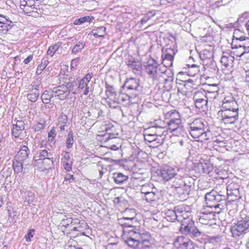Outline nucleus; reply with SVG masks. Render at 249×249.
<instances>
[{
	"instance_id": "34",
	"label": "nucleus",
	"mask_w": 249,
	"mask_h": 249,
	"mask_svg": "<svg viewBox=\"0 0 249 249\" xmlns=\"http://www.w3.org/2000/svg\"><path fill=\"white\" fill-rule=\"evenodd\" d=\"M24 162V161L14 159L12 165L15 174H18L22 172L23 169V163Z\"/></svg>"
},
{
	"instance_id": "57",
	"label": "nucleus",
	"mask_w": 249,
	"mask_h": 249,
	"mask_svg": "<svg viewBox=\"0 0 249 249\" xmlns=\"http://www.w3.org/2000/svg\"><path fill=\"white\" fill-rule=\"evenodd\" d=\"M144 134L156 135V126H153L145 129L143 131Z\"/></svg>"
},
{
	"instance_id": "4",
	"label": "nucleus",
	"mask_w": 249,
	"mask_h": 249,
	"mask_svg": "<svg viewBox=\"0 0 249 249\" xmlns=\"http://www.w3.org/2000/svg\"><path fill=\"white\" fill-rule=\"evenodd\" d=\"M205 198L207 207L211 209L219 208L220 210L224 209L226 204L227 196L213 190L205 194Z\"/></svg>"
},
{
	"instance_id": "20",
	"label": "nucleus",
	"mask_w": 249,
	"mask_h": 249,
	"mask_svg": "<svg viewBox=\"0 0 249 249\" xmlns=\"http://www.w3.org/2000/svg\"><path fill=\"white\" fill-rule=\"evenodd\" d=\"M126 65L128 69L134 73L136 74H140L141 73L142 65L139 61L131 58L127 61Z\"/></svg>"
},
{
	"instance_id": "22",
	"label": "nucleus",
	"mask_w": 249,
	"mask_h": 249,
	"mask_svg": "<svg viewBox=\"0 0 249 249\" xmlns=\"http://www.w3.org/2000/svg\"><path fill=\"white\" fill-rule=\"evenodd\" d=\"M234 60V56L231 55V53H224V54L221 58L220 62L225 68H231L233 66V61Z\"/></svg>"
},
{
	"instance_id": "1",
	"label": "nucleus",
	"mask_w": 249,
	"mask_h": 249,
	"mask_svg": "<svg viewBox=\"0 0 249 249\" xmlns=\"http://www.w3.org/2000/svg\"><path fill=\"white\" fill-rule=\"evenodd\" d=\"M124 233H127L128 237L125 242L127 245L133 248H142L143 246L149 248V245H144V243H148V239L150 237L149 233L142 229H138L137 231L128 230L125 229Z\"/></svg>"
},
{
	"instance_id": "62",
	"label": "nucleus",
	"mask_w": 249,
	"mask_h": 249,
	"mask_svg": "<svg viewBox=\"0 0 249 249\" xmlns=\"http://www.w3.org/2000/svg\"><path fill=\"white\" fill-rule=\"evenodd\" d=\"M143 136L144 137L145 141L150 142V143H153L154 140H155V138H156V136L154 135H147V134H144Z\"/></svg>"
},
{
	"instance_id": "40",
	"label": "nucleus",
	"mask_w": 249,
	"mask_h": 249,
	"mask_svg": "<svg viewBox=\"0 0 249 249\" xmlns=\"http://www.w3.org/2000/svg\"><path fill=\"white\" fill-rule=\"evenodd\" d=\"M165 218L166 219L170 222H174L176 220H177V213L176 212V207L174 208V210H168L166 213Z\"/></svg>"
},
{
	"instance_id": "29",
	"label": "nucleus",
	"mask_w": 249,
	"mask_h": 249,
	"mask_svg": "<svg viewBox=\"0 0 249 249\" xmlns=\"http://www.w3.org/2000/svg\"><path fill=\"white\" fill-rule=\"evenodd\" d=\"M210 87L214 88V89L213 90H208L207 91L203 90L204 91V95H206V97L207 98V100H208V99H215L217 96L218 88V87L215 85H210Z\"/></svg>"
},
{
	"instance_id": "39",
	"label": "nucleus",
	"mask_w": 249,
	"mask_h": 249,
	"mask_svg": "<svg viewBox=\"0 0 249 249\" xmlns=\"http://www.w3.org/2000/svg\"><path fill=\"white\" fill-rule=\"evenodd\" d=\"M161 58L162 59V63H163L164 66L166 65L167 67H171L173 65L174 59V56L162 53Z\"/></svg>"
},
{
	"instance_id": "38",
	"label": "nucleus",
	"mask_w": 249,
	"mask_h": 249,
	"mask_svg": "<svg viewBox=\"0 0 249 249\" xmlns=\"http://www.w3.org/2000/svg\"><path fill=\"white\" fill-rule=\"evenodd\" d=\"M234 49L244 50L245 52L247 51L249 53V38L246 37L244 41L239 42L238 45H235Z\"/></svg>"
},
{
	"instance_id": "36",
	"label": "nucleus",
	"mask_w": 249,
	"mask_h": 249,
	"mask_svg": "<svg viewBox=\"0 0 249 249\" xmlns=\"http://www.w3.org/2000/svg\"><path fill=\"white\" fill-rule=\"evenodd\" d=\"M61 81L63 82L66 85H65L68 88V90L70 91H74L76 90V87L78 85L76 81L70 82V79H68L67 78L63 77V79H61Z\"/></svg>"
},
{
	"instance_id": "11",
	"label": "nucleus",
	"mask_w": 249,
	"mask_h": 249,
	"mask_svg": "<svg viewBox=\"0 0 249 249\" xmlns=\"http://www.w3.org/2000/svg\"><path fill=\"white\" fill-rule=\"evenodd\" d=\"M204 93V91H197L194 95L193 100L195 106L198 109L199 111L205 112L208 109V101Z\"/></svg>"
},
{
	"instance_id": "55",
	"label": "nucleus",
	"mask_w": 249,
	"mask_h": 249,
	"mask_svg": "<svg viewBox=\"0 0 249 249\" xmlns=\"http://www.w3.org/2000/svg\"><path fill=\"white\" fill-rule=\"evenodd\" d=\"M45 122L44 121H42L41 122H39L35 124L33 128L34 129L35 132H38L44 128L45 127Z\"/></svg>"
},
{
	"instance_id": "43",
	"label": "nucleus",
	"mask_w": 249,
	"mask_h": 249,
	"mask_svg": "<svg viewBox=\"0 0 249 249\" xmlns=\"http://www.w3.org/2000/svg\"><path fill=\"white\" fill-rule=\"evenodd\" d=\"M93 35L95 37H103L106 35V28L101 26L92 31Z\"/></svg>"
},
{
	"instance_id": "19",
	"label": "nucleus",
	"mask_w": 249,
	"mask_h": 249,
	"mask_svg": "<svg viewBox=\"0 0 249 249\" xmlns=\"http://www.w3.org/2000/svg\"><path fill=\"white\" fill-rule=\"evenodd\" d=\"M52 93L54 96H57L60 100L66 99L70 94V91L68 90V88L63 84L53 88Z\"/></svg>"
},
{
	"instance_id": "24",
	"label": "nucleus",
	"mask_w": 249,
	"mask_h": 249,
	"mask_svg": "<svg viewBox=\"0 0 249 249\" xmlns=\"http://www.w3.org/2000/svg\"><path fill=\"white\" fill-rule=\"evenodd\" d=\"M244 34V33L239 29H236L234 30L233 34V39L231 44L232 49H234V45H238L239 42L244 41L246 36Z\"/></svg>"
},
{
	"instance_id": "14",
	"label": "nucleus",
	"mask_w": 249,
	"mask_h": 249,
	"mask_svg": "<svg viewBox=\"0 0 249 249\" xmlns=\"http://www.w3.org/2000/svg\"><path fill=\"white\" fill-rule=\"evenodd\" d=\"M215 213L216 212L213 211L205 210L201 212L198 218L199 222L203 225H212L215 219Z\"/></svg>"
},
{
	"instance_id": "12",
	"label": "nucleus",
	"mask_w": 249,
	"mask_h": 249,
	"mask_svg": "<svg viewBox=\"0 0 249 249\" xmlns=\"http://www.w3.org/2000/svg\"><path fill=\"white\" fill-rule=\"evenodd\" d=\"M176 249H194L193 242L188 237L184 236H178L174 241Z\"/></svg>"
},
{
	"instance_id": "8",
	"label": "nucleus",
	"mask_w": 249,
	"mask_h": 249,
	"mask_svg": "<svg viewBox=\"0 0 249 249\" xmlns=\"http://www.w3.org/2000/svg\"><path fill=\"white\" fill-rule=\"evenodd\" d=\"M190 178H182L176 177L173 182L172 186L176 190V192L178 194L179 196L184 198L186 196L188 195L187 190H185L183 188L186 187H191V183L189 181Z\"/></svg>"
},
{
	"instance_id": "9",
	"label": "nucleus",
	"mask_w": 249,
	"mask_h": 249,
	"mask_svg": "<svg viewBox=\"0 0 249 249\" xmlns=\"http://www.w3.org/2000/svg\"><path fill=\"white\" fill-rule=\"evenodd\" d=\"M219 115L222 118V121L226 124H234L238 119V109L231 110H220Z\"/></svg>"
},
{
	"instance_id": "21",
	"label": "nucleus",
	"mask_w": 249,
	"mask_h": 249,
	"mask_svg": "<svg viewBox=\"0 0 249 249\" xmlns=\"http://www.w3.org/2000/svg\"><path fill=\"white\" fill-rule=\"evenodd\" d=\"M25 129V123L23 121H18L16 124H13L12 134L15 138L21 136Z\"/></svg>"
},
{
	"instance_id": "50",
	"label": "nucleus",
	"mask_w": 249,
	"mask_h": 249,
	"mask_svg": "<svg viewBox=\"0 0 249 249\" xmlns=\"http://www.w3.org/2000/svg\"><path fill=\"white\" fill-rule=\"evenodd\" d=\"M73 137V133L72 131H70L67 136L66 141V147L68 149L71 148L73 146L74 142Z\"/></svg>"
},
{
	"instance_id": "63",
	"label": "nucleus",
	"mask_w": 249,
	"mask_h": 249,
	"mask_svg": "<svg viewBox=\"0 0 249 249\" xmlns=\"http://www.w3.org/2000/svg\"><path fill=\"white\" fill-rule=\"evenodd\" d=\"M35 231L34 229H30L27 234L25 235V238L27 242L31 241V238L34 236L33 233Z\"/></svg>"
},
{
	"instance_id": "56",
	"label": "nucleus",
	"mask_w": 249,
	"mask_h": 249,
	"mask_svg": "<svg viewBox=\"0 0 249 249\" xmlns=\"http://www.w3.org/2000/svg\"><path fill=\"white\" fill-rule=\"evenodd\" d=\"M79 220L77 219L73 220L71 218H66V219H63L61 224L66 225H69L70 224H72L73 223H79Z\"/></svg>"
},
{
	"instance_id": "30",
	"label": "nucleus",
	"mask_w": 249,
	"mask_h": 249,
	"mask_svg": "<svg viewBox=\"0 0 249 249\" xmlns=\"http://www.w3.org/2000/svg\"><path fill=\"white\" fill-rule=\"evenodd\" d=\"M186 66L188 68L186 72L187 74L191 76H195L199 71V66L196 64H187Z\"/></svg>"
},
{
	"instance_id": "31",
	"label": "nucleus",
	"mask_w": 249,
	"mask_h": 249,
	"mask_svg": "<svg viewBox=\"0 0 249 249\" xmlns=\"http://www.w3.org/2000/svg\"><path fill=\"white\" fill-rule=\"evenodd\" d=\"M105 88L106 89V94L107 98L112 101L117 94L115 88L113 86L109 85L107 82L105 83Z\"/></svg>"
},
{
	"instance_id": "6",
	"label": "nucleus",
	"mask_w": 249,
	"mask_h": 249,
	"mask_svg": "<svg viewBox=\"0 0 249 249\" xmlns=\"http://www.w3.org/2000/svg\"><path fill=\"white\" fill-rule=\"evenodd\" d=\"M166 119H169L167 123L168 129L174 135H181L184 133V130L181 125L180 115L175 109H172L165 114Z\"/></svg>"
},
{
	"instance_id": "2",
	"label": "nucleus",
	"mask_w": 249,
	"mask_h": 249,
	"mask_svg": "<svg viewBox=\"0 0 249 249\" xmlns=\"http://www.w3.org/2000/svg\"><path fill=\"white\" fill-rule=\"evenodd\" d=\"M189 133L193 138L201 142L207 141L212 135L207 123L202 119H196L190 124Z\"/></svg>"
},
{
	"instance_id": "51",
	"label": "nucleus",
	"mask_w": 249,
	"mask_h": 249,
	"mask_svg": "<svg viewBox=\"0 0 249 249\" xmlns=\"http://www.w3.org/2000/svg\"><path fill=\"white\" fill-rule=\"evenodd\" d=\"M156 126V136L163 137L165 136L168 134V131L164 127L155 125Z\"/></svg>"
},
{
	"instance_id": "13",
	"label": "nucleus",
	"mask_w": 249,
	"mask_h": 249,
	"mask_svg": "<svg viewBox=\"0 0 249 249\" xmlns=\"http://www.w3.org/2000/svg\"><path fill=\"white\" fill-rule=\"evenodd\" d=\"M190 208L186 205H178L176 206V212L177 213V220L181 224L187 219H192L190 218L191 213Z\"/></svg>"
},
{
	"instance_id": "17",
	"label": "nucleus",
	"mask_w": 249,
	"mask_h": 249,
	"mask_svg": "<svg viewBox=\"0 0 249 249\" xmlns=\"http://www.w3.org/2000/svg\"><path fill=\"white\" fill-rule=\"evenodd\" d=\"M158 63L152 59L148 61L145 66L146 73L154 79H157V73L160 72L159 70H158Z\"/></svg>"
},
{
	"instance_id": "49",
	"label": "nucleus",
	"mask_w": 249,
	"mask_h": 249,
	"mask_svg": "<svg viewBox=\"0 0 249 249\" xmlns=\"http://www.w3.org/2000/svg\"><path fill=\"white\" fill-rule=\"evenodd\" d=\"M8 24H0V34H5L9 29H11L13 26V22L10 20Z\"/></svg>"
},
{
	"instance_id": "61",
	"label": "nucleus",
	"mask_w": 249,
	"mask_h": 249,
	"mask_svg": "<svg viewBox=\"0 0 249 249\" xmlns=\"http://www.w3.org/2000/svg\"><path fill=\"white\" fill-rule=\"evenodd\" d=\"M122 91H120L118 93H117L116 95L114 97V99L112 100V102L114 103H116L118 104H121L122 103Z\"/></svg>"
},
{
	"instance_id": "5",
	"label": "nucleus",
	"mask_w": 249,
	"mask_h": 249,
	"mask_svg": "<svg viewBox=\"0 0 249 249\" xmlns=\"http://www.w3.org/2000/svg\"><path fill=\"white\" fill-rule=\"evenodd\" d=\"M248 231H249V214L242 211L237 218V223L231 227V231L232 236L237 238L246 234Z\"/></svg>"
},
{
	"instance_id": "15",
	"label": "nucleus",
	"mask_w": 249,
	"mask_h": 249,
	"mask_svg": "<svg viewBox=\"0 0 249 249\" xmlns=\"http://www.w3.org/2000/svg\"><path fill=\"white\" fill-rule=\"evenodd\" d=\"M239 185L238 183L231 182L227 187V195L229 197H231V200L238 199L240 198Z\"/></svg>"
},
{
	"instance_id": "53",
	"label": "nucleus",
	"mask_w": 249,
	"mask_h": 249,
	"mask_svg": "<svg viewBox=\"0 0 249 249\" xmlns=\"http://www.w3.org/2000/svg\"><path fill=\"white\" fill-rule=\"evenodd\" d=\"M56 136L55 129L54 127H53L51 131L48 133V142L50 144H54V137Z\"/></svg>"
},
{
	"instance_id": "45",
	"label": "nucleus",
	"mask_w": 249,
	"mask_h": 249,
	"mask_svg": "<svg viewBox=\"0 0 249 249\" xmlns=\"http://www.w3.org/2000/svg\"><path fill=\"white\" fill-rule=\"evenodd\" d=\"M93 19L94 17L92 16H86L78 19H76L74 21V24L75 25H80L85 23V22H90Z\"/></svg>"
},
{
	"instance_id": "35",
	"label": "nucleus",
	"mask_w": 249,
	"mask_h": 249,
	"mask_svg": "<svg viewBox=\"0 0 249 249\" xmlns=\"http://www.w3.org/2000/svg\"><path fill=\"white\" fill-rule=\"evenodd\" d=\"M167 67L166 65L163 66L158 65V70H159L160 72L157 73V79L160 77L163 78V76L167 77L173 74L169 70L167 69Z\"/></svg>"
},
{
	"instance_id": "10",
	"label": "nucleus",
	"mask_w": 249,
	"mask_h": 249,
	"mask_svg": "<svg viewBox=\"0 0 249 249\" xmlns=\"http://www.w3.org/2000/svg\"><path fill=\"white\" fill-rule=\"evenodd\" d=\"M132 212L133 216L132 217H124L119 219V224L123 228V232L124 233L125 229L136 231L138 229H140L138 227L134 225L133 220L135 215L134 209H126L125 213Z\"/></svg>"
},
{
	"instance_id": "52",
	"label": "nucleus",
	"mask_w": 249,
	"mask_h": 249,
	"mask_svg": "<svg viewBox=\"0 0 249 249\" xmlns=\"http://www.w3.org/2000/svg\"><path fill=\"white\" fill-rule=\"evenodd\" d=\"M85 46V43L82 42H79L76 44L73 48L72 49L71 52L72 53H76L79 52H80L84 48Z\"/></svg>"
},
{
	"instance_id": "33",
	"label": "nucleus",
	"mask_w": 249,
	"mask_h": 249,
	"mask_svg": "<svg viewBox=\"0 0 249 249\" xmlns=\"http://www.w3.org/2000/svg\"><path fill=\"white\" fill-rule=\"evenodd\" d=\"M21 193L22 194V196L25 199V201H27L29 205L32 204L35 205L34 203L35 196L34 193L31 191H21Z\"/></svg>"
},
{
	"instance_id": "46",
	"label": "nucleus",
	"mask_w": 249,
	"mask_h": 249,
	"mask_svg": "<svg viewBox=\"0 0 249 249\" xmlns=\"http://www.w3.org/2000/svg\"><path fill=\"white\" fill-rule=\"evenodd\" d=\"M53 96V94H50L47 90H45L41 96L42 102L44 104H48L51 102V98Z\"/></svg>"
},
{
	"instance_id": "59",
	"label": "nucleus",
	"mask_w": 249,
	"mask_h": 249,
	"mask_svg": "<svg viewBox=\"0 0 249 249\" xmlns=\"http://www.w3.org/2000/svg\"><path fill=\"white\" fill-rule=\"evenodd\" d=\"M49 63V62L47 57L45 56L42 58L41 63L38 66L40 68L42 69V70H44Z\"/></svg>"
},
{
	"instance_id": "28",
	"label": "nucleus",
	"mask_w": 249,
	"mask_h": 249,
	"mask_svg": "<svg viewBox=\"0 0 249 249\" xmlns=\"http://www.w3.org/2000/svg\"><path fill=\"white\" fill-rule=\"evenodd\" d=\"M113 178L114 182L117 184H122L127 181L128 176L120 172L113 174Z\"/></svg>"
},
{
	"instance_id": "42",
	"label": "nucleus",
	"mask_w": 249,
	"mask_h": 249,
	"mask_svg": "<svg viewBox=\"0 0 249 249\" xmlns=\"http://www.w3.org/2000/svg\"><path fill=\"white\" fill-rule=\"evenodd\" d=\"M62 43L60 42H58L54 45L50 46L47 52V54L52 57L55 52L59 49Z\"/></svg>"
},
{
	"instance_id": "23",
	"label": "nucleus",
	"mask_w": 249,
	"mask_h": 249,
	"mask_svg": "<svg viewBox=\"0 0 249 249\" xmlns=\"http://www.w3.org/2000/svg\"><path fill=\"white\" fill-rule=\"evenodd\" d=\"M30 153V150L27 146L22 145L21 146L19 151L16 156L15 159L23 161H27Z\"/></svg>"
},
{
	"instance_id": "32",
	"label": "nucleus",
	"mask_w": 249,
	"mask_h": 249,
	"mask_svg": "<svg viewBox=\"0 0 249 249\" xmlns=\"http://www.w3.org/2000/svg\"><path fill=\"white\" fill-rule=\"evenodd\" d=\"M41 163L40 164H42L41 166H36L38 168H40L42 170L46 169L47 168H50L53 164L54 162V158H53V156H51L47 159H45L41 160Z\"/></svg>"
},
{
	"instance_id": "60",
	"label": "nucleus",
	"mask_w": 249,
	"mask_h": 249,
	"mask_svg": "<svg viewBox=\"0 0 249 249\" xmlns=\"http://www.w3.org/2000/svg\"><path fill=\"white\" fill-rule=\"evenodd\" d=\"M209 241L210 242L213 244L220 242L221 241V236L216 235L210 237L209 238Z\"/></svg>"
},
{
	"instance_id": "47",
	"label": "nucleus",
	"mask_w": 249,
	"mask_h": 249,
	"mask_svg": "<svg viewBox=\"0 0 249 249\" xmlns=\"http://www.w3.org/2000/svg\"><path fill=\"white\" fill-rule=\"evenodd\" d=\"M213 52L207 49H205L200 52L199 56L201 59L205 60L211 58L213 57Z\"/></svg>"
},
{
	"instance_id": "18",
	"label": "nucleus",
	"mask_w": 249,
	"mask_h": 249,
	"mask_svg": "<svg viewBox=\"0 0 249 249\" xmlns=\"http://www.w3.org/2000/svg\"><path fill=\"white\" fill-rule=\"evenodd\" d=\"M160 175L164 180L168 181L174 178L177 175V173L174 168L165 166L160 170Z\"/></svg>"
},
{
	"instance_id": "25",
	"label": "nucleus",
	"mask_w": 249,
	"mask_h": 249,
	"mask_svg": "<svg viewBox=\"0 0 249 249\" xmlns=\"http://www.w3.org/2000/svg\"><path fill=\"white\" fill-rule=\"evenodd\" d=\"M197 167L198 169L201 170L202 172L205 174H209L213 169V165L209 160L201 159L198 163Z\"/></svg>"
},
{
	"instance_id": "37",
	"label": "nucleus",
	"mask_w": 249,
	"mask_h": 249,
	"mask_svg": "<svg viewBox=\"0 0 249 249\" xmlns=\"http://www.w3.org/2000/svg\"><path fill=\"white\" fill-rule=\"evenodd\" d=\"M158 196L156 193L151 191L145 193V196L143 199H144L148 203H154L158 199Z\"/></svg>"
},
{
	"instance_id": "16",
	"label": "nucleus",
	"mask_w": 249,
	"mask_h": 249,
	"mask_svg": "<svg viewBox=\"0 0 249 249\" xmlns=\"http://www.w3.org/2000/svg\"><path fill=\"white\" fill-rule=\"evenodd\" d=\"M238 109V105L235 100L231 96H227L222 101L220 110H231Z\"/></svg>"
},
{
	"instance_id": "48",
	"label": "nucleus",
	"mask_w": 249,
	"mask_h": 249,
	"mask_svg": "<svg viewBox=\"0 0 249 249\" xmlns=\"http://www.w3.org/2000/svg\"><path fill=\"white\" fill-rule=\"evenodd\" d=\"M39 95V90H30V93L27 94V97L31 102H35L37 100Z\"/></svg>"
},
{
	"instance_id": "7",
	"label": "nucleus",
	"mask_w": 249,
	"mask_h": 249,
	"mask_svg": "<svg viewBox=\"0 0 249 249\" xmlns=\"http://www.w3.org/2000/svg\"><path fill=\"white\" fill-rule=\"evenodd\" d=\"M179 231L183 234L193 237H198L203 235V233L195 225L192 219H187L181 224Z\"/></svg>"
},
{
	"instance_id": "41",
	"label": "nucleus",
	"mask_w": 249,
	"mask_h": 249,
	"mask_svg": "<svg viewBox=\"0 0 249 249\" xmlns=\"http://www.w3.org/2000/svg\"><path fill=\"white\" fill-rule=\"evenodd\" d=\"M178 52V50L175 45L172 47L169 45H166L162 49V53L170 55L175 56Z\"/></svg>"
},
{
	"instance_id": "3",
	"label": "nucleus",
	"mask_w": 249,
	"mask_h": 249,
	"mask_svg": "<svg viewBox=\"0 0 249 249\" xmlns=\"http://www.w3.org/2000/svg\"><path fill=\"white\" fill-rule=\"evenodd\" d=\"M122 88L125 89V92H122L121 95L122 103L127 101H132V99H135L139 97L142 89L140 85L139 80L133 78L127 79Z\"/></svg>"
},
{
	"instance_id": "26",
	"label": "nucleus",
	"mask_w": 249,
	"mask_h": 249,
	"mask_svg": "<svg viewBox=\"0 0 249 249\" xmlns=\"http://www.w3.org/2000/svg\"><path fill=\"white\" fill-rule=\"evenodd\" d=\"M53 156L51 152H48L46 150H43L39 151L38 156L35 157L34 166H38L41 163V160L46 159L51 156Z\"/></svg>"
},
{
	"instance_id": "64",
	"label": "nucleus",
	"mask_w": 249,
	"mask_h": 249,
	"mask_svg": "<svg viewBox=\"0 0 249 249\" xmlns=\"http://www.w3.org/2000/svg\"><path fill=\"white\" fill-rule=\"evenodd\" d=\"M9 20H10V19L8 17L0 14V24H8V23L9 22Z\"/></svg>"
},
{
	"instance_id": "58",
	"label": "nucleus",
	"mask_w": 249,
	"mask_h": 249,
	"mask_svg": "<svg viewBox=\"0 0 249 249\" xmlns=\"http://www.w3.org/2000/svg\"><path fill=\"white\" fill-rule=\"evenodd\" d=\"M40 85V81L36 80L32 82L31 84V89H30V90H39L38 89Z\"/></svg>"
},
{
	"instance_id": "44",
	"label": "nucleus",
	"mask_w": 249,
	"mask_h": 249,
	"mask_svg": "<svg viewBox=\"0 0 249 249\" xmlns=\"http://www.w3.org/2000/svg\"><path fill=\"white\" fill-rule=\"evenodd\" d=\"M173 75V74H172V75L167 77L163 76V79L165 80L164 87L167 89V90L170 89L173 87L174 80Z\"/></svg>"
},
{
	"instance_id": "27",
	"label": "nucleus",
	"mask_w": 249,
	"mask_h": 249,
	"mask_svg": "<svg viewBox=\"0 0 249 249\" xmlns=\"http://www.w3.org/2000/svg\"><path fill=\"white\" fill-rule=\"evenodd\" d=\"M68 117L66 115L62 113L57 118V125L59 126L61 132L65 130L66 127L69 125Z\"/></svg>"
},
{
	"instance_id": "54",
	"label": "nucleus",
	"mask_w": 249,
	"mask_h": 249,
	"mask_svg": "<svg viewBox=\"0 0 249 249\" xmlns=\"http://www.w3.org/2000/svg\"><path fill=\"white\" fill-rule=\"evenodd\" d=\"M155 138V140H154L153 143H152L153 147H157L163 143L164 138H163V137L156 136V138Z\"/></svg>"
}]
</instances>
